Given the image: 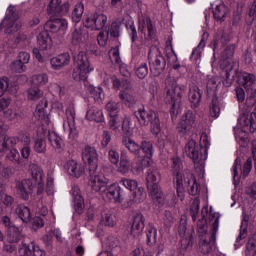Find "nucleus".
Listing matches in <instances>:
<instances>
[{"label": "nucleus", "mask_w": 256, "mask_h": 256, "mask_svg": "<svg viewBox=\"0 0 256 256\" xmlns=\"http://www.w3.org/2000/svg\"><path fill=\"white\" fill-rule=\"evenodd\" d=\"M134 115L141 127H148L150 125L152 135H159L161 133V120L157 112L142 108L135 112Z\"/></svg>", "instance_id": "obj_1"}, {"label": "nucleus", "mask_w": 256, "mask_h": 256, "mask_svg": "<svg viewBox=\"0 0 256 256\" xmlns=\"http://www.w3.org/2000/svg\"><path fill=\"white\" fill-rule=\"evenodd\" d=\"M122 145L134 155V160L131 163L132 171L139 172L143 167H149L150 163L149 160H145V156L141 155V145H139L135 140L129 137L122 138Z\"/></svg>", "instance_id": "obj_2"}, {"label": "nucleus", "mask_w": 256, "mask_h": 256, "mask_svg": "<svg viewBox=\"0 0 256 256\" xmlns=\"http://www.w3.org/2000/svg\"><path fill=\"white\" fill-rule=\"evenodd\" d=\"M166 85V103L172 105V109H179L181 107V99L186 91L185 85H177V81L174 78H167Z\"/></svg>", "instance_id": "obj_3"}, {"label": "nucleus", "mask_w": 256, "mask_h": 256, "mask_svg": "<svg viewBox=\"0 0 256 256\" xmlns=\"http://www.w3.org/2000/svg\"><path fill=\"white\" fill-rule=\"evenodd\" d=\"M159 181H161V174L157 168H149L146 176V183L148 193L151 195L153 201L158 205H163V193L159 188Z\"/></svg>", "instance_id": "obj_4"}, {"label": "nucleus", "mask_w": 256, "mask_h": 256, "mask_svg": "<svg viewBox=\"0 0 256 256\" xmlns=\"http://www.w3.org/2000/svg\"><path fill=\"white\" fill-rule=\"evenodd\" d=\"M209 221L212 223L211 234L200 238L199 247L203 255L213 251L215 241H217V231H219V213H210Z\"/></svg>", "instance_id": "obj_5"}, {"label": "nucleus", "mask_w": 256, "mask_h": 256, "mask_svg": "<svg viewBox=\"0 0 256 256\" xmlns=\"http://www.w3.org/2000/svg\"><path fill=\"white\" fill-rule=\"evenodd\" d=\"M148 61L150 73L153 77H159L165 71V67H167V61L157 46L150 47Z\"/></svg>", "instance_id": "obj_6"}, {"label": "nucleus", "mask_w": 256, "mask_h": 256, "mask_svg": "<svg viewBox=\"0 0 256 256\" xmlns=\"http://www.w3.org/2000/svg\"><path fill=\"white\" fill-rule=\"evenodd\" d=\"M75 63L77 67L74 68L72 73L74 81H86L87 75L93 71L89 57L85 52H79L75 58Z\"/></svg>", "instance_id": "obj_7"}, {"label": "nucleus", "mask_w": 256, "mask_h": 256, "mask_svg": "<svg viewBox=\"0 0 256 256\" xmlns=\"http://www.w3.org/2000/svg\"><path fill=\"white\" fill-rule=\"evenodd\" d=\"M5 27V33H17L21 29V22H19V11L15 6H9L6 10V16L0 24V29Z\"/></svg>", "instance_id": "obj_8"}, {"label": "nucleus", "mask_w": 256, "mask_h": 256, "mask_svg": "<svg viewBox=\"0 0 256 256\" xmlns=\"http://www.w3.org/2000/svg\"><path fill=\"white\" fill-rule=\"evenodd\" d=\"M203 151V144H197L195 140H190L185 146V153L187 157L192 159L193 163H201L207 159V152Z\"/></svg>", "instance_id": "obj_9"}, {"label": "nucleus", "mask_w": 256, "mask_h": 256, "mask_svg": "<svg viewBox=\"0 0 256 256\" xmlns=\"http://www.w3.org/2000/svg\"><path fill=\"white\" fill-rule=\"evenodd\" d=\"M82 159L84 163L89 165V173L93 175L97 171L99 163V154L97 153V149H95V147L85 146L82 150Z\"/></svg>", "instance_id": "obj_10"}, {"label": "nucleus", "mask_w": 256, "mask_h": 256, "mask_svg": "<svg viewBox=\"0 0 256 256\" xmlns=\"http://www.w3.org/2000/svg\"><path fill=\"white\" fill-rule=\"evenodd\" d=\"M195 119L196 117L193 111H186L178 123V132L182 135H189L190 133H193V128L195 127Z\"/></svg>", "instance_id": "obj_11"}, {"label": "nucleus", "mask_w": 256, "mask_h": 256, "mask_svg": "<svg viewBox=\"0 0 256 256\" xmlns=\"http://www.w3.org/2000/svg\"><path fill=\"white\" fill-rule=\"evenodd\" d=\"M62 0H51L47 6V13L51 17H60L69 13V2L61 4Z\"/></svg>", "instance_id": "obj_12"}, {"label": "nucleus", "mask_w": 256, "mask_h": 256, "mask_svg": "<svg viewBox=\"0 0 256 256\" xmlns=\"http://www.w3.org/2000/svg\"><path fill=\"white\" fill-rule=\"evenodd\" d=\"M34 33L37 37V45L41 51H45L51 48V36H49V32L45 30V27H38L36 30H34Z\"/></svg>", "instance_id": "obj_13"}, {"label": "nucleus", "mask_w": 256, "mask_h": 256, "mask_svg": "<svg viewBox=\"0 0 256 256\" xmlns=\"http://www.w3.org/2000/svg\"><path fill=\"white\" fill-rule=\"evenodd\" d=\"M16 189L20 197H22L24 201H29V195L33 193V189H35V185H33L32 180L24 179L22 181L16 182Z\"/></svg>", "instance_id": "obj_14"}, {"label": "nucleus", "mask_w": 256, "mask_h": 256, "mask_svg": "<svg viewBox=\"0 0 256 256\" xmlns=\"http://www.w3.org/2000/svg\"><path fill=\"white\" fill-rule=\"evenodd\" d=\"M68 27L69 23L63 18L48 20L45 24L46 31H50L51 33H59V31L65 33Z\"/></svg>", "instance_id": "obj_15"}, {"label": "nucleus", "mask_w": 256, "mask_h": 256, "mask_svg": "<svg viewBox=\"0 0 256 256\" xmlns=\"http://www.w3.org/2000/svg\"><path fill=\"white\" fill-rule=\"evenodd\" d=\"M102 197H106L109 201H114L115 203H121V199H123V194H121V187L118 184H112L106 187L102 193Z\"/></svg>", "instance_id": "obj_16"}, {"label": "nucleus", "mask_w": 256, "mask_h": 256, "mask_svg": "<svg viewBox=\"0 0 256 256\" xmlns=\"http://www.w3.org/2000/svg\"><path fill=\"white\" fill-rule=\"evenodd\" d=\"M189 170L184 171L183 173H177L175 180H176V193L177 197L181 201L185 199V188L187 187V174H189Z\"/></svg>", "instance_id": "obj_17"}, {"label": "nucleus", "mask_w": 256, "mask_h": 256, "mask_svg": "<svg viewBox=\"0 0 256 256\" xmlns=\"http://www.w3.org/2000/svg\"><path fill=\"white\" fill-rule=\"evenodd\" d=\"M239 125L241 127H246L249 129L250 133H255L256 131V113L255 112H246L240 116L238 119Z\"/></svg>", "instance_id": "obj_18"}, {"label": "nucleus", "mask_w": 256, "mask_h": 256, "mask_svg": "<svg viewBox=\"0 0 256 256\" xmlns=\"http://www.w3.org/2000/svg\"><path fill=\"white\" fill-rule=\"evenodd\" d=\"M90 185L93 191H99L101 194L104 189H107V183H109V179L105 177L103 174H90Z\"/></svg>", "instance_id": "obj_19"}, {"label": "nucleus", "mask_w": 256, "mask_h": 256, "mask_svg": "<svg viewBox=\"0 0 256 256\" xmlns=\"http://www.w3.org/2000/svg\"><path fill=\"white\" fill-rule=\"evenodd\" d=\"M146 29L148 31L147 39H153L155 37L156 29L151 21V17L147 16L138 21V31L146 35Z\"/></svg>", "instance_id": "obj_20"}, {"label": "nucleus", "mask_w": 256, "mask_h": 256, "mask_svg": "<svg viewBox=\"0 0 256 256\" xmlns=\"http://www.w3.org/2000/svg\"><path fill=\"white\" fill-rule=\"evenodd\" d=\"M71 195L73 197L74 202V209L76 213H83V210L85 209V200L83 199V195L81 194V189L79 186H73L71 189Z\"/></svg>", "instance_id": "obj_21"}, {"label": "nucleus", "mask_w": 256, "mask_h": 256, "mask_svg": "<svg viewBox=\"0 0 256 256\" xmlns=\"http://www.w3.org/2000/svg\"><path fill=\"white\" fill-rule=\"evenodd\" d=\"M69 63H71V56L69 53L57 55L50 60V65L55 71H59L63 69V67H67Z\"/></svg>", "instance_id": "obj_22"}, {"label": "nucleus", "mask_w": 256, "mask_h": 256, "mask_svg": "<svg viewBox=\"0 0 256 256\" xmlns=\"http://www.w3.org/2000/svg\"><path fill=\"white\" fill-rule=\"evenodd\" d=\"M143 229H145V216L141 213H136L134 215L130 233L133 237H139V235L143 233Z\"/></svg>", "instance_id": "obj_23"}, {"label": "nucleus", "mask_w": 256, "mask_h": 256, "mask_svg": "<svg viewBox=\"0 0 256 256\" xmlns=\"http://www.w3.org/2000/svg\"><path fill=\"white\" fill-rule=\"evenodd\" d=\"M18 253L20 256H45V251L39 248V246H30L25 243L21 244Z\"/></svg>", "instance_id": "obj_24"}, {"label": "nucleus", "mask_w": 256, "mask_h": 256, "mask_svg": "<svg viewBox=\"0 0 256 256\" xmlns=\"http://www.w3.org/2000/svg\"><path fill=\"white\" fill-rule=\"evenodd\" d=\"M186 187L185 189L188 191L189 195H192L193 197H196V195L199 194V191H201V185L197 183V179L193 175V173L186 174Z\"/></svg>", "instance_id": "obj_25"}, {"label": "nucleus", "mask_w": 256, "mask_h": 256, "mask_svg": "<svg viewBox=\"0 0 256 256\" xmlns=\"http://www.w3.org/2000/svg\"><path fill=\"white\" fill-rule=\"evenodd\" d=\"M203 95V92L201 89H199V86L192 85L189 89L188 98L191 103V107L194 109H197V107L201 103V97Z\"/></svg>", "instance_id": "obj_26"}, {"label": "nucleus", "mask_w": 256, "mask_h": 256, "mask_svg": "<svg viewBox=\"0 0 256 256\" xmlns=\"http://www.w3.org/2000/svg\"><path fill=\"white\" fill-rule=\"evenodd\" d=\"M233 55H235V45L231 44L227 46L221 55L220 60V67H228V65H231V59H233Z\"/></svg>", "instance_id": "obj_27"}, {"label": "nucleus", "mask_w": 256, "mask_h": 256, "mask_svg": "<svg viewBox=\"0 0 256 256\" xmlns=\"http://www.w3.org/2000/svg\"><path fill=\"white\" fill-rule=\"evenodd\" d=\"M6 239L8 243H19L23 239V232L17 226H10L7 229Z\"/></svg>", "instance_id": "obj_28"}, {"label": "nucleus", "mask_w": 256, "mask_h": 256, "mask_svg": "<svg viewBox=\"0 0 256 256\" xmlns=\"http://www.w3.org/2000/svg\"><path fill=\"white\" fill-rule=\"evenodd\" d=\"M65 168L69 175L76 177L77 179L83 175V167H81V164L77 163L75 160H69L66 163Z\"/></svg>", "instance_id": "obj_29"}, {"label": "nucleus", "mask_w": 256, "mask_h": 256, "mask_svg": "<svg viewBox=\"0 0 256 256\" xmlns=\"http://www.w3.org/2000/svg\"><path fill=\"white\" fill-rule=\"evenodd\" d=\"M49 105V102L46 100V98H43L42 101L38 103L36 106V110L34 112L35 119H38V121H44L47 119V107Z\"/></svg>", "instance_id": "obj_30"}, {"label": "nucleus", "mask_w": 256, "mask_h": 256, "mask_svg": "<svg viewBox=\"0 0 256 256\" xmlns=\"http://www.w3.org/2000/svg\"><path fill=\"white\" fill-rule=\"evenodd\" d=\"M87 121H95V123H101L104 121L103 110L92 106L86 112Z\"/></svg>", "instance_id": "obj_31"}, {"label": "nucleus", "mask_w": 256, "mask_h": 256, "mask_svg": "<svg viewBox=\"0 0 256 256\" xmlns=\"http://www.w3.org/2000/svg\"><path fill=\"white\" fill-rule=\"evenodd\" d=\"M48 141H49L51 147H53V149H55V151H58V152L63 151V147H65V144L63 143V139L60 138V136H58L57 133L49 132L48 133Z\"/></svg>", "instance_id": "obj_32"}, {"label": "nucleus", "mask_w": 256, "mask_h": 256, "mask_svg": "<svg viewBox=\"0 0 256 256\" xmlns=\"http://www.w3.org/2000/svg\"><path fill=\"white\" fill-rule=\"evenodd\" d=\"M229 41H231L229 33L225 32V30H218L214 38V51L219 45L223 47L224 45H227Z\"/></svg>", "instance_id": "obj_33"}, {"label": "nucleus", "mask_w": 256, "mask_h": 256, "mask_svg": "<svg viewBox=\"0 0 256 256\" xmlns=\"http://www.w3.org/2000/svg\"><path fill=\"white\" fill-rule=\"evenodd\" d=\"M111 81L114 89H124V91H129L132 87L129 78L119 79L117 76H113Z\"/></svg>", "instance_id": "obj_34"}, {"label": "nucleus", "mask_w": 256, "mask_h": 256, "mask_svg": "<svg viewBox=\"0 0 256 256\" xmlns=\"http://www.w3.org/2000/svg\"><path fill=\"white\" fill-rule=\"evenodd\" d=\"M178 233L180 237L182 238L181 243H188L189 245V239H187V216H181L180 223L178 226Z\"/></svg>", "instance_id": "obj_35"}, {"label": "nucleus", "mask_w": 256, "mask_h": 256, "mask_svg": "<svg viewBox=\"0 0 256 256\" xmlns=\"http://www.w3.org/2000/svg\"><path fill=\"white\" fill-rule=\"evenodd\" d=\"M29 171L32 175V179H34L35 183H39L41 181H43V169L41 168V166L37 165V164H30L29 165Z\"/></svg>", "instance_id": "obj_36"}, {"label": "nucleus", "mask_w": 256, "mask_h": 256, "mask_svg": "<svg viewBox=\"0 0 256 256\" xmlns=\"http://www.w3.org/2000/svg\"><path fill=\"white\" fill-rule=\"evenodd\" d=\"M16 213L23 223H29V221H31V210H29L27 206H18Z\"/></svg>", "instance_id": "obj_37"}, {"label": "nucleus", "mask_w": 256, "mask_h": 256, "mask_svg": "<svg viewBox=\"0 0 256 256\" xmlns=\"http://www.w3.org/2000/svg\"><path fill=\"white\" fill-rule=\"evenodd\" d=\"M119 98L124 102L126 107H133V105L137 103V98L128 91H121L119 93Z\"/></svg>", "instance_id": "obj_38"}, {"label": "nucleus", "mask_w": 256, "mask_h": 256, "mask_svg": "<svg viewBox=\"0 0 256 256\" xmlns=\"http://www.w3.org/2000/svg\"><path fill=\"white\" fill-rule=\"evenodd\" d=\"M234 65H230L228 69H226L225 80L223 85L225 87H231L233 85V81H235V75H237V68L234 69Z\"/></svg>", "instance_id": "obj_39"}, {"label": "nucleus", "mask_w": 256, "mask_h": 256, "mask_svg": "<svg viewBox=\"0 0 256 256\" xmlns=\"http://www.w3.org/2000/svg\"><path fill=\"white\" fill-rule=\"evenodd\" d=\"M27 99L29 101H39V99H43V91L37 86H32L27 90Z\"/></svg>", "instance_id": "obj_40"}, {"label": "nucleus", "mask_w": 256, "mask_h": 256, "mask_svg": "<svg viewBox=\"0 0 256 256\" xmlns=\"http://www.w3.org/2000/svg\"><path fill=\"white\" fill-rule=\"evenodd\" d=\"M105 25H107V17L105 14L94 13V31L105 29Z\"/></svg>", "instance_id": "obj_41"}, {"label": "nucleus", "mask_w": 256, "mask_h": 256, "mask_svg": "<svg viewBox=\"0 0 256 256\" xmlns=\"http://www.w3.org/2000/svg\"><path fill=\"white\" fill-rule=\"evenodd\" d=\"M88 93L91 97H93L94 101H103L105 94H103L102 87L88 86Z\"/></svg>", "instance_id": "obj_42"}, {"label": "nucleus", "mask_w": 256, "mask_h": 256, "mask_svg": "<svg viewBox=\"0 0 256 256\" xmlns=\"http://www.w3.org/2000/svg\"><path fill=\"white\" fill-rule=\"evenodd\" d=\"M49 82V77L47 74H36L31 77V83L34 87H43Z\"/></svg>", "instance_id": "obj_43"}, {"label": "nucleus", "mask_w": 256, "mask_h": 256, "mask_svg": "<svg viewBox=\"0 0 256 256\" xmlns=\"http://www.w3.org/2000/svg\"><path fill=\"white\" fill-rule=\"evenodd\" d=\"M147 245L150 247L157 243V228L153 225H149L146 231Z\"/></svg>", "instance_id": "obj_44"}, {"label": "nucleus", "mask_w": 256, "mask_h": 256, "mask_svg": "<svg viewBox=\"0 0 256 256\" xmlns=\"http://www.w3.org/2000/svg\"><path fill=\"white\" fill-rule=\"evenodd\" d=\"M247 237V218H244L242 224L240 226V234L236 238V244H234L235 249H239L241 247V241Z\"/></svg>", "instance_id": "obj_45"}, {"label": "nucleus", "mask_w": 256, "mask_h": 256, "mask_svg": "<svg viewBox=\"0 0 256 256\" xmlns=\"http://www.w3.org/2000/svg\"><path fill=\"white\" fill-rule=\"evenodd\" d=\"M70 41L73 45H81L83 43V28H74L70 36Z\"/></svg>", "instance_id": "obj_46"}, {"label": "nucleus", "mask_w": 256, "mask_h": 256, "mask_svg": "<svg viewBox=\"0 0 256 256\" xmlns=\"http://www.w3.org/2000/svg\"><path fill=\"white\" fill-rule=\"evenodd\" d=\"M141 151H143L147 159H151V157H153V143L147 140L142 141L140 145V155H142Z\"/></svg>", "instance_id": "obj_47"}, {"label": "nucleus", "mask_w": 256, "mask_h": 256, "mask_svg": "<svg viewBox=\"0 0 256 256\" xmlns=\"http://www.w3.org/2000/svg\"><path fill=\"white\" fill-rule=\"evenodd\" d=\"M125 118L121 114H116L114 116H110V120L108 125L112 131H117L121 127V123H123Z\"/></svg>", "instance_id": "obj_48"}, {"label": "nucleus", "mask_w": 256, "mask_h": 256, "mask_svg": "<svg viewBox=\"0 0 256 256\" xmlns=\"http://www.w3.org/2000/svg\"><path fill=\"white\" fill-rule=\"evenodd\" d=\"M128 34L131 37L132 43H135L139 37L137 36V28L135 27V22L133 20H127L125 23Z\"/></svg>", "instance_id": "obj_49"}, {"label": "nucleus", "mask_w": 256, "mask_h": 256, "mask_svg": "<svg viewBox=\"0 0 256 256\" xmlns=\"http://www.w3.org/2000/svg\"><path fill=\"white\" fill-rule=\"evenodd\" d=\"M216 21H224L227 16V7L224 4L217 5L213 11Z\"/></svg>", "instance_id": "obj_50"}, {"label": "nucleus", "mask_w": 256, "mask_h": 256, "mask_svg": "<svg viewBox=\"0 0 256 256\" xmlns=\"http://www.w3.org/2000/svg\"><path fill=\"white\" fill-rule=\"evenodd\" d=\"M197 231L199 233V237H209L207 233V220L205 219V214L202 215V218L197 222Z\"/></svg>", "instance_id": "obj_51"}, {"label": "nucleus", "mask_w": 256, "mask_h": 256, "mask_svg": "<svg viewBox=\"0 0 256 256\" xmlns=\"http://www.w3.org/2000/svg\"><path fill=\"white\" fill-rule=\"evenodd\" d=\"M101 223L106 227H115V217L109 211H104L101 214Z\"/></svg>", "instance_id": "obj_52"}, {"label": "nucleus", "mask_w": 256, "mask_h": 256, "mask_svg": "<svg viewBox=\"0 0 256 256\" xmlns=\"http://www.w3.org/2000/svg\"><path fill=\"white\" fill-rule=\"evenodd\" d=\"M83 11H85L83 3H78L75 5L72 12V21L74 23H79V21H81V18L83 17Z\"/></svg>", "instance_id": "obj_53"}, {"label": "nucleus", "mask_w": 256, "mask_h": 256, "mask_svg": "<svg viewBox=\"0 0 256 256\" xmlns=\"http://www.w3.org/2000/svg\"><path fill=\"white\" fill-rule=\"evenodd\" d=\"M235 139L240 145V147H247L248 141H247V132H245L242 129H236L235 130Z\"/></svg>", "instance_id": "obj_54"}, {"label": "nucleus", "mask_w": 256, "mask_h": 256, "mask_svg": "<svg viewBox=\"0 0 256 256\" xmlns=\"http://www.w3.org/2000/svg\"><path fill=\"white\" fill-rule=\"evenodd\" d=\"M241 158L237 157L233 164V179L234 183H239L241 179Z\"/></svg>", "instance_id": "obj_55"}, {"label": "nucleus", "mask_w": 256, "mask_h": 256, "mask_svg": "<svg viewBox=\"0 0 256 256\" xmlns=\"http://www.w3.org/2000/svg\"><path fill=\"white\" fill-rule=\"evenodd\" d=\"M106 111L108 112V115L110 117H113L115 115H121L119 113V103L110 101L106 104Z\"/></svg>", "instance_id": "obj_56"}, {"label": "nucleus", "mask_w": 256, "mask_h": 256, "mask_svg": "<svg viewBox=\"0 0 256 256\" xmlns=\"http://www.w3.org/2000/svg\"><path fill=\"white\" fill-rule=\"evenodd\" d=\"M255 83V75L249 74L247 72L242 74V85L246 89H249Z\"/></svg>", "instance_id": "obj_57"}, {"label": "nucleus", "mask_w": 256, "mask_h": 256, "mask_svg": "<svg viewBox=\"0 0 256 256\" xmlns=\"http://www.w3.org/2000/svg\"><path fill=\"white\" fill-rule=\"evenodd\" d=\"M36 153H47V142L44 139H37L34 143Z\"/></svg>", "instance_id": "obj_58"}, {"label": "nucleus", "mask_w": 256, "mask_h": 256, "mask_svg": "<svg viewBox=\"0 0 256 256\" xmlns=\"http://www.w3.org/2000/svg\"><path fill=\"white\" fill-rule=\"evenodd\" d=\"M147 75H149V67L147 63H143L136 69V76L138 79H145Z\"/></svg>", "instance_id": "obj_59"}, {"label": "nucleus", "mask_w": 256, "mask_h": 256, "mask_svg": "<svg viewBox=\"0 0 256 256\" xmlns=\"http://www.w3.org/2000/svg\"><path fill=\"white\" fill-rule=\"evenodd\" d=\"M171 169L175 175L177 173H181V169H183V164L181 163V159L179 157H173L171 159Z\"/></svg>", "instance_id": "obj_60"}, {"label": "nucleus", "mask_w": 256, "mask_h": 256, "mask_svg": "<svg viewBox=\"0 0 256 256\" xmlns=\"http://www.w3.org/2000/svg\"><path fill=\"white\" fill-rule=\"evenodd\" d=\"M256 247V234H253L246 243L245 255L251 256V251H253Z\"/></svg>", "instance_id": "obj_61"}, {"label": "nucleus", "mask_w": 256, "mask_h": 256, "mask_svg": "<svg viewBox=\"0 0 256 256\" xmlns=\"http://www.w3.org/2000/svg\"><path fill=\"white\" fill-rule=\"evenodd\" d=\"M221 114V108L219 107V101L217 99L212 100V105L210 107V115L211 117H214V119H217L219 115Z\"/></svg>", "instance_id": "obj_62"}, {"label": "nucleus", "mask_w": 256, "mask_h": 256, "mask_svg": "<svg viewBox=\"0 0 256 256\" xmlns=\"http://www.w3.org/2000/svg\"><path fill=\"white\" fill-rule=\"evenodd\" d=\"M129 169H131V162L127 157H121L120 159V173H129Z\"/></svg>", "instance_id": "obj_63"}, {"label": "nucleus", "mask_w": 256, "mask_h": 256, "mask_svg": "<svg viewBox=\"0 0 256 256\" xmlns=\"http://www.w3.org/2000/svg\"><path fill=\"white\" fill-rule=\"evenodd\" d=\"M245 194L253 201H256V182H253L250 186L246 187Z\"/></svg>", "instance_id": "obj_64"}]
</instances>
